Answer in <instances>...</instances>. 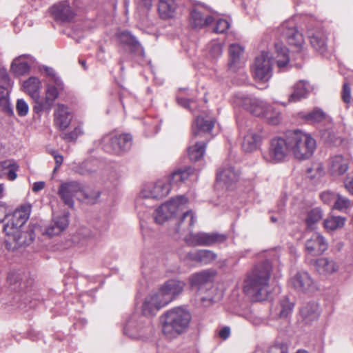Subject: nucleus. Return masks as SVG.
Returning <instances> with one entry per match:
<instances>
[{
  "instance_id": "nucleus-20",
  "label": "nucleus",
  "mask_w": 353,
  "mask_h": 353,
  "mask_svg": "<svg viewBox=\"0 0 353 353\" xmlns=\"http://www.w3.org/2000/svg\"><path fill=\"white\" fill-rule=\"evenodd\" d=\"M327 249V243L319 233L312 234L305 242V250L312 255H320Z\"/></svg>"
},
{
  "instance_id": "nucleus-17",
  "label": "nucleus",
  "mask_w": 353,
  "mask_h": 353,
  "mask_svg": "<svg viewBox=\"0 0 353 353\" xmlns=\"http://www.w3.org/2000/svg\"><path fill=\"white\" fill-rule=\"evenodd\" d=\"M69 225V212L53 217L50 223L46 226L43 234L49 237L60 234Z\"/></svg>"
},
{
  "instance_id": "nucleus-32",
  "label": "nucleus",
  "mask_w": 353,
  "mask_h": 353,
  "mask_svg": "<svg viewBox=\"0 0 353 353\" xmlns=\"http://www.w3.org/2000/svg\"><path fill=\"white\" fill-rule=\"evenodd\" d=\"M196 138H192L191 142L192 145L188 148V155L191 161H197L200 160L205 152L207 142L206 141L195 140Z\"/></svg>"
},
{
  "instance_id": "nucleus-7",
  "label": "nucleus",
  "mask_w": 353,
  "mask_h": 353,
  "mask_svg": "<svg viewBox=\"0 0 353 353\" xmlns=\"http://www.w3.org/2000/svg\"><path fill=\"white\" fill-rule=\"evenodd\" d=\"M289 154H291V149L287 132L283 137H275L271 140L268 152L263 155V158L268 162L278 163Z\"/></svg>"
},
{
  "instance_id": "nucleus-6",
  "label": "nucleus",
  "mask_w": 353,
  "mask_h": 353,
  "mask_svg": "<svg viewBox=\"0 0 353 353\" xmlns=\"http://www.w3.org/2000/svg\"><path fill=\"white\" fill-rule=\"evenodd\" d=\"M188 200L184 196H178L162 204L153 214L156 223L163 224L169 219L181 212L185 208Z\"/></svg>"
},
{
  "instance_id": "nucleus-13",
  "label": "nucleus",
  "mask_w": 353,
  "mask_h": 353,
  "mask_svg": "<svg viewBox=\"0 0 353 353\" xmlns=\"http://www.w3.org/2000/svg\"><path fill=\"white\" fill-rule=\"evenodd\" d=\"M281 31L288 44L300 52L303 48L304 39L302 34L297 30L292 21H288L281 25Z\"/></svg>"
},
{
  "instance_id": "nucleus-8",
  "label": "nucleus",
  "mask_w": 353,
  "mask_h": 353,
  "mask_svg": "<svg viewBox=\"0 0 353 353\" xmlns=\"http://www.w3.org/2000/svg\"><path fill=\"white\" fill-rule=\"evenodd\" d=\"M227 235L218 232L207 233L203 232H190L185 238V242L190 246H212L224 243Z\"/></svg>"
},
{
  "instance_id": "nucleus-24",
  "label": "nucleus",
  "mask_w": 353,
  "mask_h": 353,
  "mask_svg": "<svg viewBox=\"0 0 353 353\" xmlns=\"http://www.w3.org/2000/svg\"><path fill=\"white\" fill-rule=\"evenodd\" d=\"M262 140L261 134L259 130L250 129L245 135L242 148L246 152H251L256 150Z\"/></svg>"
},
{
  "instance_id": "nucleus-38",
  "label": "nucleus",
  "mask_w": 353,
  "mask_h": 353,
  "mask_svg": "<svg viewBox=\"0 0 353 353\" xmlns=\"http://www.w3.org/2000/svg\"><path fill=\"white\" fill-rule=\"evenodd\" d=\"M213 21L211 16L204 17L202 13L197 10H194L190 14V25L194 28H201Z\"/></svg>"
},
{
  "instance_id": "nucleus-41",
  "label": "nucleus",
  "mask_w": 353,
  "mask_h": 353,
  "mask_svg": "<svg viewBox=\"0 0 353 353\" xmlns=\"http://www.w3.org/2000/svg\"><path fill=\"white\" fill-rule=\"evenodd\" d=\"M276 57V61L279 68L285 67L290 61L288 50L281 43H276L274 45Z\"/></svg>"
},
{
  "instance_id": "nucleus-57",
  "label": "nucleus",
  "mask_w": 353,
  "mask_h": 353,
  "mask_svg": "<svg viewBox=\"0 0 353 353\" xmlns=\"http://www.w3.org/2000/svg\"><path fill=\"white\" fill-rule=\"evenodd\" d=\"M230 27L229 22L223 19H219L216 22V26L213 30L216 33H224Z\"/></svg>"
},
{
  "instance_id": "nucleus-22",
  "label": "nucleus",
  "mask_w": 353,
  "mask_h": 353,
  "mask_svg": "<svg viewBox=\"0 0 353 353\" xmlns=\"http://www.w3.org/2000/svg\"><path fill=\"white\" fill-rule=\"evenodd\" d=\"M308 37L312 47L321 54L326 52L327 46V37L325 31L322 29H317L309 32Z\"/></svg>"
},
{
  "instance_id": "nucleus-33",
  "label": "nucleus",
  "mask_w": 353,
  "mask_h": 353,
  "mask_svg": "<svg viewBox=\"0 0 353 353\" xmlns=\"http://www.w3.org/2000/svg\"><path fill=\"white\" fill-rule=\"evenodd\" d=\"M316 270L321 274H330L338 270V265L336 263L327 258H320L314 263Z\"/></svg>"
},
{
  "instance_id": "nucleus-62",
  "label": "nucleus",
  "mask_w": 353,
  "mask_h": 353,
  "mask_svg": "<svg viewBox=\"0 0 353 353\" xmlns=\"http://www.w3.org/2000/svg\"><path fill=\"white\" fill-rule=\"evenodd\" d=\"M268 353H288V347L286 344H276L272 346Z\"/></svg>"
},
{
  "instance_id": "nucleus-27",
  "label": "nucleus",
  "mask_w": 353,
  "mask_h": 353,
  "mask_svg": "<svg viewBox=\"0 0 353 353\" xmlns=\"http://www.w3.org/2000/svg\"><path fill=\"white\" fill-rule=\"evenodd\" d=\"M243 52V48L236 43L231 44L229 48L228 68L232 72H236L241 67V57Z\"/></svg>"
},
{
  "instance_id": "nucleus-50",
  "label": "nucleus",
  "mask_w": 353,
  "mask_h": 353,
  "mask_svg": "<svg viewBox=\"0 0 353 353\" xmlns=\"http://www.w3.org/2000/svg\"><path fill=\"white\" fill-rule=\"evenodd\" d=\"M63 85V84L61 85ZM61 88L58 87L56 84L54 85H49L46 88V97L45 99L49 101L52 105H53L54 101L59 96L58 89H62Z\"/></svg>"
},
{
  "instance_id": "nucleus-1",
  "label": "nucleus",
  "mask_w": 353,
  "mask_h": 353,
  "mask_svg": "<svg viewBox=\"0 0 353 353\" xmlns=\"http://www.w3.org/2000/svg\"><path fill=\"white\" fill-rule=\"evenodd\" d=\"M271 270V263L265 260L256 264L248 274L243 288L253 301H261L267 299Z\"/></svg>"
},
{
  "instance_id": "nucleus-4",
  "label": "nucleus",
  "mask_w": 353,
  "mask_h": 353,
  "mask_svg": "<svg viewBox=\"0 0 353 353\" xmlns=\"http://www.w3.org/2000/svg\"><path fill=\"white\" fill-rule=\"evenodd\" d=\"M288 144L291 154L298 160L309 159L316 148V142L313 137L301 130L288 131Z\"/></svg>"
},
{
  "instance_id": "nucleus-31",
  "label": "nucleus",
  "mask_w": 353,
  "mask_h": 353,
  "mask_svg": "<svg viewBox=\"0 0 353 353\" xmlns=\"http://www.w3.org/2000/svg\"><path fill=\"white\" fill-rule=\"evenodd\" d=\"M195 221V217L191 210L183 212L182 216L176 223L175 232L176 233H181L189 231L194 225Z\"/></svg>"
},
{
  "instance_id": "nucleus-3",
  "label": "nucleus",
  "mask_w": 353,
  "mask_h": 353,
  "mask_svg": "<svg viewBox=\"0 0 353 353\" xmlns=\"http://www.w3.org/2000/svg\"><path fill=\"white\" fill-rule=\"evenodd\" d=\"M160 319L163 334L168 338L173 339L188 330L192 315L186 308L175 307L165 312Z\"/></svg>"
},
{
  "instance_id": "nucleus-16",
  "label": "nucleus",
  "mask_w": 353,
  "mask_h": 353,
  "mask_svg": "<svg viewBox=\"0 0 353 353\" xmlns=\"http://www.w3.org/2000/svg\"><path fill=\"white\" fill-rule=\"evenodd\" d=\"M234 103L256 117H261L268 105L254 97L241 95L236 97Z\"/></svg>"
},
{
  "instance_id": "nucleus-19",
  "label": "nucleus",
  "mask_w": 353,
  "mask_h": 353,
  "mask_svg": "<svg viewBox=\"0 0 353 353\" xmlns=\"http://www.w3.org/2000/svg\"><path fill=\"white\" fill-rule=\"evenodd\" d=\"M215 120L209 117H198L192 125L194 138L205 137L214 126Z\"/></svg>"
},
{
  "instance_id": "nucleus-43",
  "label": "nucleus",
  "mask_w": 353,
  "mask_h": 353,
  "mask_svg": "<svg viewBox=\"0 0 353 353\" xmlns=\"http://www.w3.org/2000/svg\"><path fill=\"white\" fill-rule=\"evenodd\" d=\"M261 117H265L272 125H277L281 121V113L269 105H267L264 113Z\"/></svg>"
},
{
  "instance_id": "nucleus-46",
  "label": "nucleus",
  "mask_w": 353,
  "mask_h": 353,
  "mask_svg": "<svg viewBox=\"0 0 353 353\" xmlns=\"http://www.w3.org/2000/svg\"><path fill=\"white\" fill-rule=\"evenodd\" d=\"M325 113L319 108H315L312 111L307 113L304 116V119L306 121L314 123L321 122L325 119Z\"/></svg>"
},
{
  "instance_id": "nucleus-26",
  "label": "nucleus",
  "mask_w": 353,
  "mask_h": 353,
  "mask_svg": "<svg viewBox=\"0 0 353 353\" xmlns=\"http://www.w3.org/2000/svg\"><path fill=\"white\" fill-rule=\"evenodd\" d=\"M51 12L54 19L61 21H70L74 14L67 2L59 3L51 8Z\"/></svg>"
},
{
  "instance_id": "nucleus-29",
  "label": "nucleus",
  "mask_w": 353,
  "mask_h": 353,
  "mask_svg": "<svg viewBox=\"0 0 353 353\" xmlns=\"http://www.w3.org/2000/svg\"><path fill=\"white\" fill-rule=\"evenodd\" d=\"M11 87V81L6 69L0 65V103H8V95Z\"/></svg>"
},
{
  "instance_id": "nucleus-10",
  "label": "nucleus",
  "mask_w": 353,
  "mask_h": 353,
  "mask_svg": "<svg viewBox=\"0 0 353 353\" xmlns=\"http://www.w3.org/2000/svg\"><path fill=\"white\" fill-rule=\"evenodd\" d=\"M103 141L105 142V149L108 152L121 154L130 149L132 138L129 134H111L104 137Z\"/></svg>"
},
{
  "instance_id": "nucleus-61",
  "label": "nucleus",
  "mask_w": 353,
  "mask_h": 353,
  "mask_svg": "<svg viewBox=\"0 0 353 353\" xmlns=\"http://www.w3.org/2000/svg\"><path fill=\"white\" fill-rule=\"evenodd\" d=\"M77 236L81 240H88L93 238L94 235L90 229L87 228H81L77 232Z\"/></svg>"
},
{
  "instance_id": "nucleus-40",
  "label": "nucleus",
  "mask_w": 353,
  "mask_h": 353,
  "mask_svg": "<svg viewBox=\"0 0 353 353\" xmlns=\"http://www.w3.org/2000/svg\"><path fill=\"white\" fill-rule=\"evenodd\" d=\"M18 166L12 160H6L0 162V177L6 175L8 178L13 181L17 178L16 172Z\"/></svg>"
},
{
  "instance_id": "nucleus-47",
  "label": "nucleus",
  "mask_w": 353,
  "mask_h": 353,
  "mask_svg": "<svg viewBox=\"0 0 353 353\" xmlns=\"http://www.w3.org/2000/svg\"><path fill=\"white\" fill-rule=\"evenodd\" d=\"M323 217V212L319 208H316L308 212L305 219V223L308 228L313 229V225L320 221Z\"/></svg>"
},
{
  "instance_id": "nucleus-56",
  "label": "nucleus",
  "mask_w": 353,
  "mask_h": 353,
  "mask_svg": "<svg viewBox=\"0 0 353 353\" xmlns=\"http://www.w3.org/2000/svg\"><path fill=\"white\" fill-rule=\"evenodd\" d=\"M97 169L93 168L90 162H83L78 168V173L81 175H90L96 172Z\"/></svg>"
},
{
  "instance_id": "nucleus-15",
  "label": "nucleus",
  "mask_w": 353,
  "mask_h": 353,
  "mask_svg": "<svg viewBox=\"0 0 353 353\" xmlns=\"http://www.w3.org/2000/svg\"><path fill=\"white\" fill-rule=\"evenodd\" d=\"M171 190V184L168 183L165 179L159 180L155 184L144 188L140 193L142 199H162L167 196Z\"/></svg>"
},
{
  "instance_id": "nucleus-2",
  "label": "nucleus",
  "mask_w": 353,
  "mask_h": 353,
  "mask_svg": "<svg viewBox=\"0 0 353 353\" xmlns=\"http://www.w3.org/2000/svg\"><path fill=\"white\" fill-rule=\"evenodd\" d=\"M185 283L183 281L170 279L159 291L145 298L143 304L145 314H155L160 308L168 305L178 296L183 290Z\"/></svg>"
},
{
  "instance_id": "nucleus-25",
  "label": "nucleus",
  "mask_w": 353,
  "mask_h": 353,
  "mask_svg": "<svg viewBox=\"0 0 353 353\" xmlns=\"http://www.w3.org/2000/svg\"><path fill=\"white\" fill-rule=\"evenodd\" d=\"M72 116L69 108L63 104H59L54 112V124L61 130H65L70 124Z\"/></svg>"
},
{
  "instance_id": "nucleus-23",
  "label": "nucleus",
  "mask_w": 353,
  "mask_h": 353,
  "mask_svg": "<svg viewBox=\"0 0 353 353\" xmlns=\"http://www.w3.org/2000/svg\"><path fill=\"white\" fill-rule=\"evenodd\" d=\"M292 92L289 95L288 103H296L307 97L312 90V86L308 81L301 80L292 88Z\"/></svg>"
},
{
  "instance_id": "nucleus-64",
  "label": "nucleus",
  "mask_w": 353,
  "mask_h": 353,
  "mask_svg": "<svg viewBox=\"0 0 353 353\" xmlns=\"http://www.w3.org/2000/svg\"><path fill=\"white\" fill-rule=\"evenodd\" d=\"M344 185L350 194L353 195V176L347 177L344 181Z\"/></svg>"
},
{
  "instance_id": "nucleus-42",
  "label": "nucleus",
  "mask_w": 353,
  "mask_h": 353,
  "mask_svg": "<svg viewBox=\"0 0 353 353\" xmlns=\"http://www.w3.org/2000/svg\"><path fill=\"white\" fill-rule=\"evenodd\" d=\"M345 222V219L344 217L332 216L324 220L323 225L326 230L334 231L343 228Z\"/></svg>"
},
{
  "instance_id": "nucleus-21",
  "label": "nucleus",
  "mask_w": 353,
  "mask_h": 353,
  "mask_svg": "<svg viewBox=\"0 0 353 353\" xmlns=\"http://www.w3.org/2000/svg\"><path fill=\"white\" fill-rule=\"evenodd\" d=\"M349 168V159L342 155H336L330 160L328 171L334 177L344 174Z\"/></svg>"
},
{
  "instance_id": "nucleus-63",
  "label": "nucleus",
  "mask_w": 353,
  "mask_h": 353,
  "mask_svg": "<svg viewBox=\"0 0 353 353\" xmlns=\"http://www.w3.org/2000/svg\"><path fill=\"white\" fill-rule=\"evenodd\" d=\"M45 71L48 76L53 77L54 83L58 87L61 88L62 82L58 77H56L54 70L51 68L46 67L45 68Z\"/></svg>"
},
{
  "instance_id": "nucleus-51",
  "label": "nucleus",
  "mask_w": 353,
  "mask_h": 353,
  "mask_svg": "<svg viewBox=\"0 0 353 353\" xmlns=\"http://www.w3.org/2000/svg\"><path fill=\"white\" fill-rule=\"evenodd\" d=\"M351 206V201L347 198L338 194L335 202L333 204V208L338 210H347Z\"/></svg>"
},
{
  "instance_id": "nucleus-53",
  "label": "nucleus",
  "mask_w": 353,
  "mask_h": 353,
  "mask_svg": "<svg viewBox=\"0 0 353 353\" xmlns=\"http://www.w3.org/2000/svg\"><path fill=\"white\" fill-rule=\"evenodd\" d=\"M281 310L279 312V316L281 317H287L292 312L294 305L290 303L287 298H284L280 303Z\"/></svg>"
},
{
  "instance_id": "nucleus-44",
  "label": "nucleus",
  "mask_w": 353,
  "mask_h": 353,
  "mask_svg": "<svg viewBox=\"0 0 353 353\" xmlns=\"http://www.w3.org/2000/svg\"><path fill=\"white\" fill-rule=\"evenodd\" d=\"M32 100L34 101L33 111L34 113L40 114L43 112H49L50 111L52 105L46 99H41L40 94L38 95L37 99H32Z\"/></svg>"
},
{
  "instance_id": "nucleus-60",
  "label": "nucleus",
  "mask_w": 353,
  "mask_h": 353,
  "mask_svg": "<svg viewBox=\"0 0 353 353\" xmlns=\"http://www.w3.org/2000/svg\"><path fill=\"white\" fill-rule=\"evenodd\" d=\"M341 97L343 101L349 104L351 102L352 97H351V88L348 83H344L343 85V89L341 92Z\"/></svg>"
},
{
  "instance_id": "nucleus-28",
  "label": "nucleus",
  "mask_w": 353,
  "mask_h": 353,
  "mask_svg": "<svg viewBox=\"0 0 353 353\" xmlns=\"http://www.w3.org/2000/svg\"><path fill=\"white\" fill-rule=\"evenodd\" d=\"M300 314L305 323H310L319 318V305L316 302H309L301 307Z\"/></svg>"
},
{
  "instance_id": "nucleus-14",
  "label": "nucleus",
  "mask_w": 353,
  "mask_h": 353,
  "mask_svg": "<svg viewBox=\"0 0 353 353\" xmlns=\"http://www.w3.org/2000/svg\"><path fill=\"white\" fill-rule=\"evenodd\" d=\"M31 206L25 205L17 209L3 226L5 232H12V229L21 228L29 218Z\"/></svg>"
},
{
  "instance_id": "nucleus-45",
  "label": "nucleus",
  "mask_w": 353,
  "mask_h": 353,
  "mask_svg": "<svg viewBox=\"0 0 353 353\" xmlns=\"http://www.w3.org/2000/svg\"><path fill=\"white\" fill-rule=\"evenodd\" d=\"M10 70L15 75L21 76L29 72L30 65L27 62H19V59H15L12 62Z\"/></svg>"
},
{
  "instance_id": "nucleus-11",
  "label": "nucleus",
  "mask_w": 353,
  "mask_h": 353,
  "mask_svg": "<svg viewBox=\"0 0 353 353\" xmlns=\"http://www.w3.org/2000/svg\"><path fill=\"white\" fill-rule=\"evenodd\" d=\"M12 232H6V247L9 250H14L19 247L28 245L34 238L32 230L21 231L20 228L12 229Z\"/></svg>"
},
{
  "instance_id": "nucleus-39",
  "label": "nucleus",
  "mask_w": 353,
  "mask_h": 353,
  "mask_svg": "<svg viewBox=\"0 0 353 353\" xmlns=\"http://www.w3.org/2000/svg\"><path fill=\"white\" fill-rule=\"evenodd\" d=\"M212 274L208 270H203L190 276V283L192 286L200 288L212 281Z\"/></svg>"
},
{
  "instance_id": "nucleus-35",
  "label": "nucleus",
  "mask_w": 353,
  "mask_h": 353,
  "mask_svg": "<svg viewBox=\"0 0 353 353\" xmlns=\"http://www.w3.org/2000/svg\"><path fill=\"white\" fill-rule=\"evenodd\" d=\"M239 172L233 167L224 168L217 173V179L223 182L225 185H230L238 181Z\"/></svg>"
},
{
  "instance_id": "nucleus-9",
  "label": "nucleus",
  "mask_w": 353,
  "mask_h": 353,
  "mask_svg": "<svg viewBox=\"0 0 353 353\" xmlns=\"http://www.w3.org/2000/svg\"><path fill=\"white\" fill-rule=\"evenodd\" d=\"M272 57L268 52L263 51L255 59L252 67L254 79L260 82H267L272 77Z\"/></svg>"
},
{
  "instance_id": "nucleus-37",
  "label": "nucleus",
  "mask_w": 353,
  "mask_h": 353,
  "mask_svg": "<svg viewBox=\"0 0 353 353\" xmlns=\"http://www.w3.org/2000/svg\"><path fill=\"white\" fill-rule=\"evenodd\" d=\"M25 276L21 272H10L8 276V281L12 290L21 292L26 289V283L24 281Z\"/></svg>"
},
{
  "instance_id": "nucleus-12",
  "label": "nucleus",
  "mask_w": 353,
  "mask_h": 353,
  "mask_svg": "<svg viewBox=\"0 0 353 353\" xmlns=\"http://www.w3.org/2000/svg\"><path fill=\"white\" fill-rule=\"evenodd\" d=\"M83 191V185L77 181H68L60 184L58 194L63 203L70 208L74 206V198Z\"/></svg>"
},
{
  "instance_id": "nucleus-30",
  "label": "nucleus",
  "mask_w": 353,
  "mask_h": 353,
  "mask_svg": "<svg viewBox=\"0 0 353 353\" xmlns=\"http://www.w3.org/2000/svg\"><path fill=\"white\" fill-rule=\"evenodd\" d=\"M192 169L190 167L184 169H177L172 174L165 179L168 183L171 184V189L174 186H178L180 183H184L192 174Z\"/></svg>"
},
{
  "instance_id": "nucleus-34",
  "label": "nucleus",
  "mask_w": 353,
  "mask_h": 353,
  "mask_svg": "<svg viewBox=\"0 0 353 353\" xmlns=\"http://www.w3.org/2000/svg\"><path fill=\"white\" fill-rule=\"evenodd\" d=\"M177 8L176 0H159V13L161 18L168 19L174 17Z\"/></svg>"
},
{
  "instance_id": "nucleus-5",
  "label": "nucleus",
  "mask_w": 353,
  "mask_h": 353,
  "mask_svg": "<svg viewBox=\"0 0 353 353\" xmlns=\"http://www.w3.org/2000/svg\"><path fill=\"white\" fill-rule=\"evenodd\" d=\"M154 314H134L127 322L124 327V334L132 339H139L152 332V319Z\"/></svg>"
},
{
  "instance_id": "nucleus-55",
  "label": "nucleus",
  "mask_w": 353,
  "mask_h": 353,
  "mask_svg": "<svg viewBox=\"0 0 353 353\" xmlns=\"http://www.w3.org/2000/svg\"><path fill=\"white\" fill-rule=\"evenodd\" d=\"M337 195V193L327 190L321 194V199L324 203L330 205L334 203Z\"/></svg>"
},
{
  "instance_id": "nucleus-52",
  "label": "nucleus",
  "mask_w": 353,
  "mask_h": 353,
  "mask_svg": "<svg viewBox=\"0 0 353 353\" xmlns=\"http://www.w3.org/2000/svg\"><path fill=\"white\" fill-rule=\"evenodd\" d=\"M223 52V45L220 42L213 41L209 46V54L212 59H217Z\"/></svg>"
},
{
  "instance_id": "nucleus-36",
  "label": "nucleus",
  "mask_w": 353,
  "mask_h": 353,
  "mask_svg": "<svg viewBox=\"0 0 353 353\" xmlns=\"http://www.w3.org/2000/svg\"><path fill=\"white\" fill-rule=\"evenodd\" d=\"M23 88L24 92L30 95L32 99H37L38 95L40 94L41 81L37 77H31L23 82Z\"/></svg>"
},
{
  "instance_id": "nucleus-48",
  "label": "nucleus",
  "mask_w": 353,
  "mask_h": 353,
  "mask_svg": "<svg viewBox=\"0 0 353 353\" xmlns=\"http://www.w3.org/2000/svg\"><path fill=\"white\" fill-rule=\"evenodd\" d=\"M119 39L122 43L129 46L134 50H137L139 47V41L129 32L124 31L121 32L119 34Z\"/></svg>"
},
{
  "instance_id": "nucleus-49",
  "label": "nucleus",
  "mask_w": 353,
  "mask_h": 353,
  "mask_svg": "<svg viewBox=\"0 0 353 353\" xmlns=\"http://www.w3.org/2000/svg\"><path fill=\"white\" fill-rule=\"evenodd\" d=\"M217 258L215 252L209 250H200L199 263L206 265L211 263Z\"/></svg>"
},
{
  "instance_id": "nucleus-18",
  "label": "nucleus",
  "mask_w": 353,
  "mask_h": 353,
  "mask_svg": "<svg viewBox=\"0 0 353 353\" xmlns=\"http://www.w3.org/2000/svg\"><path fill=\"white\" fill-rule=\"evenodd\" d=\"M290 283L293 288L299 292H307L315 289V283L306 272H297L290 280Z\"/></svg>"
},
{
  "instance_id": "nucleus-59",
  "label": "nucleus",
  "mask_w": 353,
  "mask_h": 353,
  "mask_svg": "<svg viewBox=\"0 0 353 353\" xmlns=\"http://www.w3.org/2000/svg\"><path fill=\"white\" fill-rule=\"evenodd\" d=\"M200 250H193L187 252L183 260L185 262H194L199 263Z\"/></svg>"
},
{
  "instance_id": "nucleus-54",
  "label": "nucleus",
  "mask_w": 353,
  "mask_h": 353,
  "mask_svg": "<svg viewBox=\"0 0 353 353\" xmlns=\"http://www.w3.org/2000/svg\"><path fill=\"white\" fill-rule=\"evenodd\" d=\"M82 134L83 131L81 127L77 126L72 131L63 134L62 139L67 141H75L78 137Z\"/></svg>"
},
{
  "instance_id": "nucleus-58",
  "label": "nucleus",
  "mask_w": 353,
  "mask_h": 353,
  "mask_svg": "<svg viewBox=\"0 0 353 353\" xmlns=\"http://www.w3.org/2000/svg\"><path fill=\"white\" fill-rule=\"evenodd\" d=\"M16 110L20 117H24L28 114V105L23 99H18L16 104Z\"/></svg>"
}]
</instances>
